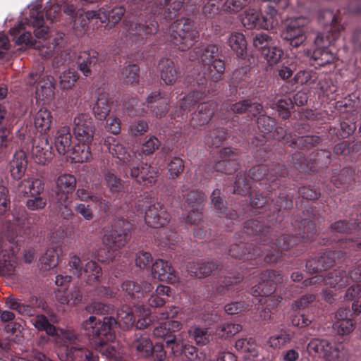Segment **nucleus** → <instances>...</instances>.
<instances>
[{"label":"nucleus","mask_w":361,"mask_h":361,"mask_svg":"<svg viewBox=\"0 0 361 361\" xmlns=\"http://www.w3.org/2000/svg\"><path fill=\"white\" fill-rule=\"evenodd\" d=\"M135 322L134 315L131 309L128 306H123L118 310L117 319L104 317L102 324L97 323L94 316H90L83 324V328L89 334L93 336V343L96 348L107 357H114L116 350L114 346L108 345V343L114 341L115 335L111 332L114 326L118 324L121 328L126 329L132 326Z\"/></svg>","instance_id":"f257e3e1"},{"label":"nucleus","mask_w":361,"mask_h":361,"mask_svg":"<svg viewBox=\"0 0 361 361\" xmlns=\"http://www.w3.org/2000/svg\"><path fill=\"white\" fill-rule=\"evenodd\" d=\"M30 322L36 329L45 331L54 337L56 353L61 360L73 361L76 357H82L83 345L80 343V337L73 330L56 329L42 314L34 317Z\"/></svg>","instance_id":"f03ea898"},{"label":"nucleus","mask_w":361,"mask_h":361,"mask_svg":"<svg viewBox=\"0 0 361 361\" xmlns=\"http://www.w3.org/2000/svg\"><path fill=\"white\" fill-rule=\"evenodd\" d=\"M44 20L42 18H37L33 22V26L35 27L34 30V34L37 40H32V36L30 32H21L24 28L23 25L20 23L16 27L10 29V34L16 36L20 35L16 40L18 44H25L27 46H33L35 49L39 50L40 54L44 56L47 57L52 51V47H47L46 42L48 37V29L47 27L43 26Z\"/></svg>","instance_id":"7ed1b4c3"},{"label":"nucleus","mask_w":361,"mask_h":361,"mask_svg":"<svg viewBox=\"0 0 361 361\" xmlns=\"http://www.w3.org/2000/svg\"><path fill=\"white\" fill-rule=\"evenodd\" d=\"M170 32L173 43L182 51L190 47L198 35L192 21L186 18L173 22L170 27Z\"/></svg>","instance_id":"20e7f679"},{"label":"nucleus","mask_w":361,"mask_h":361,"mask_svg":"<svg viewBox=\"0 0 361 361\" xmlns=\"http://www.w3.org/2000/svg\"><path fill=\"white\" fill-rule=\"evenodd\" d=\"M197 55V59L202 62V65L207 69L204 74L211 77L214 80H217L221 78L224 71V63L217 57L218 48L215 45L207 46L204 51L198 49L195 51ZM196 58L191 56V60H195Z\"/></svg>","instance_id":"39448f33"},{"label":"nucleus","mask_w":361,"mask_h":361,"mask_svg":"<svg viewBox=\"0 0 361 361\" xmlns=\"http://www.w3.org/2000/svg\"><path fill=\"white\" fill-rule=\"evenodd\" d=\"M310 355H317L329 361H343L345 352L341 343H331L325 339L314 338L307 345Z\"/></svg>","instance_id":"423d86ee"},{"label":"nucleus","mask_w":361,"mask_h":361,"mask_svg":"<svg viewBox=\"0 0 361 361\" xmlns=\"http://www.w3.org/2000/svg\"><path fill=\"white\" fill-rule=\"evenodd\" d=\"M336 29L337 27L336 24L331 25V30H334L331 37L329 35L324 36L323 33L317 34L314 40L316 49L314 50L312 54V58L317 62V65L324 66L334 61L335 58L334 55L326 49L329 46L333 44L338 39V35L335 32V30Z\"/></svg>","instance_id":"0eeeda50"},{"label":"nucleus","mask_w":361,"mask_h":361,"mask_svg":"<svg viewBox=\"0 0 361 361\" xmlns=\"http://www.w3.org/2000/svg\"><path fill=\"white\" fill-rule=\"evenodd\" d=\"M307 20L303 18L288 19L286 22L282 37L290 42V45L297 47L302 44L306 39L305 26Z\"/></svg>","instance_id":"6e6552de"},{"label":"nucleus","mask_w":361,"mask_h":361,"mask_svg":"<svg viewBox=\"0 0 361 361\" xmlns=\"http://www.w3.org/2000/svg\"><path fill=\"white\" fill-rule=\"evenodd\" d=\"M71 271L78 277L83 276L86 283L90 285H94L99 281L102 275L101 268L97 263L92 261L87 262L85 268L81 265V260L77 256H73L69 261Z\"/></svg>","instance_id":"1a4fd4ad"},{"label":"nucleus","mask_w":361,"mask_h":361,"mask_svg":"<svg viewBox=\"0 0 361 361\" xmlns=\"http://www.w3.org/2000/svg\"><path fill=\"white\" fill-rule=\"evenodd\" d=\"M56 185L57 195H59L61 194L60 200L64 199V202L61 203L59 209L64 218H68L71 215L72 211L70 203L67 202V194L71 192L75 189L76 179L72 175L66 173L61 174L58 177Z\"/></svg>","instance_id":"9d476101"},{"label":"nucleus","mask_w":361,"mask_h":361,"mask_svg":"<svg viewBox=\"0 0 361 361\" xmlns=\"http://www.w3.org/2000/svg\"><path fill=\"white\" fill-rule=\"evenodd\" d=\"M94 132V124L89 115L81 114L74 118L73 133L76 142L91 144Z\"/></svg>","instance_id":"9b49d317"},{"label":"nucleus","mask_w":361,"mask_h":361,"mask_svg":"<svg viewBox=\"0 0 361 361\" xmlns=\"http://www.w3.org/2000/svg\"><path fill=\"white\" fill-rule=\"evenodd\" d=\"M128 223L123 219L116 221L105 235L107 243L120 247L125 245L128 237Z\"/></svg>","instance_id":"f8f14e48"},{"label":"nucleus","mask_w":361,"mask_h":361,"mask_svg":"<svg viewBox=\"0 0 361 361\" xmlns=\"http://www.w3.org/2000/svg\"><path fill=\"white\" fill-rule=\"evenodd\" d=\"M125 13V8L123 6H116L111 11L105 8H101L97 11H87L85 12V17L88 20L97 19L101 23L108 20L109 23L115 24L118 23Z\"/></svg>","instance_id":"ddd939ff"},{"label":"nucleus","mask_w":361,"mask_h":361,"mask_svg":"<svg viewBox=\"0 0 361 361\" xmlns=\"http://www.w3.org/2000/svg\"><path fill=\"white\" fill-rule=\"evenodd\" d=\"M145 221L149 226L159 228L169 222V215L162 204L155 202L146 211Z\"/></svg>","instance_id":"4468645a"},{"label":"nucleus","mask_w":361,"mask_h":361,"mask_svg":"<svg viewBox=\"0 0 361 361\" xmlns=\"http://www.w3.org/2000/svg\"><path fill=\"white\" fill-rule=\"evenodd\" d=\"M204 197L198 191H190L188 193L186 202L191 211L187 217V221L191 224H196L201 220V212H200L203 202Z\"/></svg>","instance_id":"2eb2a0df"},{"label":"nucleus","mask_w":361,"mask_h":361,"mask_svg":"<svg viewBox=\"0 0 361 361\" xmlns=\"http://www.w3.org/2000/svg\"><path fill=\"white\" fill-rule=\"evenodd\" d=\"M72 136L70 128L67 126L59 128L56 130L54 145L57 152L62 155L69 154L71 150Z\"/></svg>","instance_id":"dca6fc26"},{"label":"nucleus","mask_w":361,"mask_h":361,"mask_svg":"<svg viewBox=\"0 0 361 361\" xmlns=\"http://www.w3.org/2000/svg\"><path fill=\"white\" fill-rule=\"evenodd\" d=\"M152 275L160 281L174 283L176 281L174 271L171 264L162 259L156 260L152 267Z\"/></svg>","instance_id":"f3484780"},{"label":"nucleus","mask_w":361,"mask_h":361,"mask_svg":"<svg viewBox=\"0 0 361 361\" xmlns=\"http://www.w3.org/2000/svg\"><path fill=\"white\" fill-rule=\"evenodd\" d=\"M131 177L137 183L144 185H149L155 182L156 172L147 164L141 167H133L130 171Z\"/></svg>","instance_id":"a211bd4d"},{"label":"nucleus","mask_w":361,"mask_h":361,"mask_svg":"<svg viewBox=\"0 0 361 361\" xmlns=\"http://www.w3.org/2000/svg\"><path fill=\"white\" fill-rule=\"evenodd\" d=\"M216 108V104L212 102L200 104L197 107V112H195L192 118V124L201 126L209 122Z\"/></svg>","instance_id":"6ab92c4d"},{"label":"nucleus","mask_w":361,"mask_h":361,"mask_svg":"<svg viewBox=\"0 0 361 361\" xmlns=\"http://www.w3.org/2000/svg\"><path fill=\"white\" fill-rule=\"evenodd\" d=\"M52 122V114L51 111L46 108L39 109L34 118V126L41 133H46L49 130Z\"/></svg>","instance_id":"aec40b11"},{"label":"nucleus","mask_w":361,"mask_h":361,"mask_svg":"<svg viewBox=\"0 0 361 361\" xmlns=\"http://www.w3.org/2000/svg\"><path fill=\"white\" fill-rule=\"evenodd\" d=\"M33 157L36 162L45 164L53 157L51 146L47 140H42L36 145L32 150Z\"/></svg>","instance_id":"412c9836"},{"label":"nucleus","mask_w":361,"mask_h":361,"mask_svg":"<svg viewBox=\"0 0 361 361\" xmlns=\"http://www.w3.org/2000/svg\"><path fill=\"white\" fill-rule=\"evenodd\" d=\"M90 143H81L76 142L72 147L71 150L68 155L72 161L76 163H82L89 160L90 157Z\"/></svg>","instance_id":"4be33fe9"},{"label":"nucleus","mask_w":361,"mask_h":361,"mask_svg":"<svg viewBox=\"0 0 361 361\" xmlns=\"http://www.w3.org/2000/svg\"><path fill=\"white\" fill-rule=\"evenodd\" d=\"M27 166L25 153L23 151H18L15 153L11 162V173L15 179H19L24 174Z\"/></svg>","instance_id":"5701e85b"},{"label":"nucleus","mask_w":361,"mask_h":361,"mask_svg":"<svg viewBox=\"0 0 361 361\" xmlns=\"http://www.w3.org/2000/svg\"><path fill=\"white\" fill-rule=\"evenodd\" d=\"M187 336V334H181L179 335L178 340L171 346V353L177 355L178 354H184L185 357L190 360H192L197 357L196 348L193 345H188L184 342V337Z\"/></svg>","instance_id":"b1692460"},{"label":"nucleus","mask_w":361,"mask_h":361,"mask_svg":"<svg viewBox=\"0 0 361 361\" xmlns=\"http://www.w3.org/2000/svg\"><path fill=\"white\" fill-rule=\"evenodd\" d=\"M161 78L165 84L172 85L176 80L177 73L173 63L170 60H162L159 63Z\"/></svg>","instance_id":"393cba45"},{"label":"nucleus","mask_w":361,"mask_h":361,"mask_svg":"<svg viewBox=\"0 0 361 361\" xmlns=\"http://www.w3.org/2000/svg\"><path fill=\"white\" fill-rule=\"evenodd\" d=\"M20 187L25 194L36 196L44 190V183L39 178H27L21 182Z\"/></svg>","instance_id":"a878e982"},{"label":"nucleus","mask_w":361,"mask_h":361,"mask_svg":"<svg viewBox=\"0 0 361 361\" xmlns=\"http://www.w3.org/2000/svg\"><path fill=\"white\" fill-rule=\"evenodd\" d=\"M280 16L276 9L269 6L265 14L260 16L259 28L269 30L275 27L279 21Z\"/></svg>","instance_id":"bb28decb"},{"label":"nucleus","mask_w":361,"mask_h":361,"mask_svg":"<svg viewBox=\"0 0 361 361\" xmlns=\"http://www.w3.org/2000/svg\"><path fill=\"white\" fill-rule=\"evenodd\" d=\"M345 310H341L338 312L337 321L334 324V329L341 335L348 334L353 329V323L351 319L347 318Z\"/></svg>","instance_id":"cd10ccee"},{"label":"nucleus","mask_w":361,"mask_h":361,"mask_svg":"<svg viewBox=\"0 0 361 361\" xmlns=\"http://www.w3.org/2000/svg\"><path fill=\"white\" fill-rule=\"evenodd\" d=\"M228 43L237 55L243 56L246 52L247 42L242 33H232L228 39Z\"/></svg>","instance_id":"c85d7f7f"},{"label":"nucleus","mask_w":361,"mask_h":361,"mask_svg":"<svg viewBox=\"0 0 361 361\" xmlns=\"http://www.w3.org/2000/svg\"><path fill=\"white\" fill-rule=\"evenodd\" d=\"M93 112L97 118L103 120L109 115L110 106L107 96L105 94H101L97 99L93 106Z\"/></svg>","instance_id":"c756f323"},{"label":"nucleus","mask_w":361,"mask_h":361,"mask_svg":"<svg viewBox=\"0 0 361 361\" xmlns=\"http://www.w3.org/2000/svg\"><path fill=\"white\" fill-rule=\"evenodd\" d=\"M259 11L256 8L247 9L241 18L243 25L248 29L259 28Z\"/></svg>","instance_id":"7c9ffc66"},{"label":"nucleus","mask_w":361,"mask_h":361,"mask_svg":"<svg viewBox=\"0 0 361 361\" xmlns=\"http://www.w3.org/2000/svg\"><path fill=\"white\" fill-rule=\"evenodd\" d=\"M58 261L56 250L54 248L48 249L39 259V269L48 271L56 267Z\"/></svg>","instance_id":"2f4dec72"},{"label":"nucleus","mask_w":361,"mask_h":361,"mask_svg":"<svg viewBox=\"0 0 361 361\" xmlns=\"http://www.w3.org/2000/svg\"><path fill=\"white\" fill-rule=\"evenodd\" d=\"M155 337L161 338L166 342L167 346H172L178 340L173 334L170 332V329L166 323L161 324L156 327L153 331Z\"/></svg>","instance_id":"473e14b6"},{"label":"nucleus","mask_w":361,"mask_h":361,"mask_svg":"<svg viewBox=\"0 0 361 361\" xmlns=\"http://www.w3.org/2000/svg\"><path fill=\"white\" fill-rule=\"evenodd\" d=\"M154 291L159 295V299L157 300L155 295H150L148 299L149 304L153 307H159L164 305L166 298L171 294L170 288L163 285L158 286Z\"/></svg>","instance_id":"72a5a7b5"},{"label":"nucleus","mask_w":361,"mask_h":361,"mask_svg":"<svg viewBox=\"0 0 361 361\" xmlns=\"http://www.w3.org/2000/svg\"><path fill=\"white\" fill-rule=\"evenodd\" d=\"M78 79V75L75 70H66L60 75V87L63 90H70L75 85Z\"/></svg>","instance_id":"f704fd0d"},{"label":"nucleus","mask_w":361,"mask_h":361,"mask_svg":"<svg viewBox=\"0 0 361 361\" xmlns=\"http://www.w3.org/2000/svg\"><path fill=\"white\" fill-rule=\"evenodd\" d=\"M54 85L50 78L39 82L36 95L39 99L44 100L50 98L54 94Z\"/></svg>","instance_id":"c9c22d12"},{"label":"nucleus","mask_w":361,"mask_h":361,"mask_svg":"<svg viewBox=\"0 0 361 361\" xmlns=\"http://www.w3.org/2000/svg\"><path fill=\"white\" fill-rule=\"evenodd\" d=\"M283 53V50L276 46H274V44L269 46L262 51V56L270 65H274L278 63L280 61Z\"/></svg>","instance_id":"e433bc0d"},{"label":"nucleus","mask_w":361,"mask_h":361,"mask_svg":"<svg viewBox=\"0 0 361 361\" xmlns=\"http://www.w3.org/2000/svg\"><path fill=\"white\" fill-rule=\"evenodd\" d=\"M98 62L99 59L96 53H92V54H88L87 56L79 63L78 68L85 75L87 76L90 74L92 69L97 67Z\"/></svg>","instance_id":"4c0bfd02"},{"label":"nucleus","mask_w":361,"mask_h":361,"mask_svg":"<svg viewBox=\"0 0 361 361\" xmlns=\"http://www.w3.org/2000/svg\"><path fill=\"white\" fill-rule=\"evenodd\" d=\"M104 178V184L111 193L116 194L122 190L121 181L114 173L110 171L106 173Z\"/></svg>","instance_id":"58836bf2"},{"label":"nucleus","mask_w":361,"mask_h":361,"mask_svg":"<svg viewBox=\"0 0 361 361\" xmlns=\"http://www.w3.org/2000/svg\"><path fill=\"white\" fill-rule=\"evenodd\" d=\"M193 338L196 344L200 345H207L210 341V334L208 329L195 326L188 332Z\"/></svg>","instance_id":"ea45409f"},{"label":"nucleus","mask_w":361,"mask_h":361,"mask_svg":"<svg viewBox=\"0 0 361 361\" xmlns=\"http://www.w3.org/2000/svg\"><path fill=\"white\" fill-rule=\"evenodd\" d=\"M293 338V334L287 331H281L279 334L271 336L268 345L273 348H280L289 342Z\"/></svg>","instance_id":"a19ab883"},{"label":"nucleus","mask_w":361,"mask_h":361,"mask_svg":"<svg viewBox=\"0 0 361 361\" xmlns=\"http://www.w3.org/2000/svg\"><path fill=\"white\" fill-rule=\"evenodd\" d=\"M109 152L119 160L126 161L128 157V152L124 145L118 141L114 140L109 147Z\"/></svg>","instance_id":"79ce46f5"},{"label":"nucleus","mask_w":361,"mask_h":361,"mask_svg":"<svg viewBox=\"0 0 361 361\" xmlns=\"http://www.w3.org/2000/svg\"><path fill=\"white\" fill-rule=\"evenodd\" d=\"M75 196L77 199L81 201H86L87 200H91L93 202L98 204L101 208L104 209L106 207V202L101 197L97 196L91 195L90 192L84 189V188H78L76 190Z\"/></svg>","instance_id":"37998d69"},{"label":"nucleus","mask_w":361,"mask_h":361,"mask_svg":"<svg viewBox=\"0 0 361 361\" xmlns=\"http://www.w3.org/2000/svg\"><path fill=\"white\" fill-rule=\"evenodd\" d=\"M235 348L242 352L250 353V356L255 357L257 355L256 345L251 340L239 339L235 342Z\"/></svg>","instance_id":"c03bdc74"},{"label":"nucleus","mask_w":361,"mask_h":361,"mask_svg":"<svg viewBox=\"0 0 361 361\" xmlns=\"http://www.w3.org/2000/svg\"><path fill=\"white\" fill-rule=\"evenodd\" d=\"M136 348L140 355L144 357L150 355L153 351L151 341L146 338H140L136 341Z\"/></svg>","instance_id":"a18cd8bd"},{"label":"nucleus","mask_w":361,"mask_h":361,"mask_svg":"<svg viewBox=\"0 0 361 361\" xmlns=\"http://www.w3.org/2000/svg\"><path fill=\"white\" fill-rule=\"evenodd\" d=\"M9 260L4 259V262H0V275L1 276H11L14 273L16 267V258L13 255L11 257H8Z\"/></svg>","instance_id":"49530a36"},{"label":"nucleus","mask_w":361,"mask_h":361,"mask_svg":"<svg viewBox=\"0 0 361 361\" xmlns=\"http://www.w3.org/2000/svg\"><path fill=\"white\" fill-rule=\"evenodd\" d=\"M273 42L271 37L266 34H258L253 39V45L262 51L267 49L269 46L272 45Z\"/></svg>","instance_id":"de8ad7c7"},{"label":"nucleus","mask_w":361,"mask_h":361,"mask_svg":"<svg viewBox=\"0 0 361 361\" xmlns=\"http://www.w3.org/2000/svg\"><path fill=\"white\" fill-rule=\"evenodd\" d=\"M183 168V160L180 158L174 157L169 164L168 171L171 177L176 178L182 173Z\"/></svg>","instance_id":"09e8293b"},{"label":"nucleus","mask_w":361,"mask_h":361,"mask_svg":"<svg viewBox=\"0 0 361 361\" xmlns=\"http://www.w3.org/2000/svg\"><path fill=\"white\" fill-rule=\"evenodd\" d=\"M122 75L126 82H135L138 77L137 66L135 65H129L126 66L122 72Z\"/></svg>","instance_id":"8fccbe9b"},{"label":"nucleus","mask_w":361,"mask_h":361,"mask_svg":"<svg viewBox=\"0 0 361 361\" xmlns=\"http://www.w3.org/2000/svg\"><path fill=\"white\" fill-rule=\"evenodd\" d=\"M248 3V0H226L224 10L229 13H236Z\"/></svg>","instance_id":"3c124183"},{"label":"nucleus","mask_w":361,"mask_h":361,"mask_svg":"<svg viewBox=\"0 0 361 361\" xmlns=\"http://www.w3.org/2000/svg\"><path fill=\"white\" fill-rule=\"evenodd\" d=\"M136 314L139 317L137 322V327L139 329L146 327L150 322V319L149 317L150 314L149 310L140 307L137 308Z\"/></svg>","instance_id":"603ef678"},{"label":"nucleus","mask_w":361,"mask_h":361,"mask_svg":"<svg viewBox=\"0 0 361 361\" xmlns=\"http://www.w3.org/2000/svg\"><path fill=\"white\" fill-rule=\"evenodd\" d=\"M350 279L346 276L345 273L340 274L339 275H335V277L331 274V276H328L326 279V283L331 286H345L349 282Z\"/></svg>","instance_id":"864d4df0"},{"label":"nucleus","mask_w":361,"mask_h":361,"mask_svg":"<svg viewBox=\"0 0 361 361\" xmlns=\"http://www.w3.org/2000/svg\"><path fill=\"white\" fill-rule=\"evenodd\" d=\"M46 200L39 195L31 196L26 202L27 207L31 210L43 209L46 206Z\"/></svg>","instance_id":"5fc2aeb1"},{"label":"nucleus","mask_w":361,"mask_h":361,"mask_svg":"<svg viewBox=\"0 0 361 361\" xmlns=\"http://www.w3.org/2000/svg\"><path fill=\"white\" fill-rule=\"evenodd\" d=\"M257 124L262 132L269 133L273 130L275 122L270 117L259 116L257 118Z\"/></svg>","instance_id":"6e6d98bb"},{"label":"nucleus","mask_w":361,"mask_h":361,"mask_svg":"<svg viewBox=\"0 0 361 361\" xmlns=\"http://www.w3.org/2000/svg\"><path fill=\"white\" fill-rule=\"evenodd\" d=\"M152 262V257L149 252H139L136 255L135 264L137 267L144 269Z\"/></svg>","instance_id":"4d7b16f0"},{"label":"nucleus","mask_w":361,"mask_h":361,"mask_svg":"<svg viewBox=\"0 0 361 361\" xmlns=\"http://www.w3.org/2000/svg\"><path fill=\"white\" fill-rule=\"evenodd\" d=\"M219 8L218 0H208V1L204 5L202 11L205 16L212 17L218 13Z\"/></svg>","instance_id":"13d9d810"},{"label":"nucleus","mask_w":361,"mask_h":361,"mask_svg":"<svg viewBox=\"0 0 361 361\" xmlns=\"http://www.w3.org/2000/svg\"><path fill=\"white\" fill-rule=\"evenodd\" d=\"M148 129L147 123L143 121H135L129 126V133L133 135H142Z\"/></svg>","instance_id":"bf43d9fd"},{"label":"nucleus","mask_w":361,"mask_h":361,"mask_svg":"<svg viewBox=\"0 0 361 361\" xmlns=\"http://www.w3.org/2000/svg\"><path fill=\"white\" fill-rule=\"evenodd\" d=\"M241 329L242 327L239 324L226 323L221 328L222 334L220 335L221 336H231L239 332Z\"/></svg>","instance_id":"052dcab7"},{"label":"nucleus","mask_w":361,"mask_h":361,"mask_svg":"<svg viewBox=\"0 0 361 361\" xmlns=\"http://www.w3.org/2000/svg\"><path fill=\"white\" fill-rule=\"evenodd\" d=\"M81 300L82 295L77 288H74V290L68 295V298L59 299L62 304H67L68 305H74L78 303Z\"/></svg>","instance_id":"680f3d73"},{"label":"nucleus","mask_w":361,"mask_h":361,"mask_svg":"<svg viewBox=\"0 0 361 361\" xmlns=\"http://www.w3.org/2000/svg\"><path fill=\"white\" fill-rule=\"evenodd\" d=\"M277 109L283 118L289 116V109L292 106V102L290 99H279L277 102Z\"/></svg>","instance_id":"e2e57ef3"},{"label":"nucleus","mask_w":361,"mask_h":361,"mask_svg":"<svg viewBox=\"0 0 361 361\" xmlns=\"http://www.w3.org/2000/svg\"><path fill=\"white\" fill-rule=\"evenodd\" d=\"M159 145L160 142L157 137H151L142 145V151L144 154H151L158 149Z\"/></svg>","instance_id":"0e129e2a"},{"label":"nucleus","mask_w":361,"mask_h":361,"mask_svg":"<svg viewBox=\"0 0 361 361\" xmlns=\"http://www.w3.org/2000/svg\"><path fill=\"white\" fill-rule=\"evenodd\" d=\"M248 108L255 109L257 111H259L261 109V106L259 104H254L253 106H250L247 102L243 101L234 104L231 107V109L234 113L242 114L247 111Z\"/></svg>","instance_id":"69168bd1"},{"label":"nucleus","mask_w":361,"mask_h":361,"mask_svg":"<svg viewBox=\"0 0 361 361\" xmlns=\"http://www.w3.org/2000/svg\"><path fill=\"white\" fill-rule=\"evenodd\" d=\"M105 128L109 133L117 135L121 131V121L116 117H110L106 121Z\"/></svg>","instance_id":"338daca9"},{"label":"nucleus","mask_w":361,"mask_h":361,"mask_svg":"<svg viewBox=\"0 0 361 361\" xmlns=\"http://www.w3.org/2000/svg\"><path fill=\"white\" fill-rule=\"evenodd\" d=\"M248 305H245L244 302H233L227 304L225 306V311L229 314H237L243 310H245L247 307Z\"/></svg>","instance_id":"774afa93"}]
</instances>
